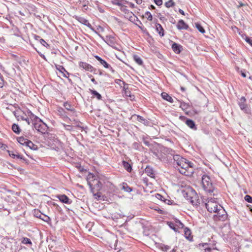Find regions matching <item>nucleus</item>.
<instances>
[{"instance_id":"39448f33","label":"nucleus","mask_w":252,"mask_h":252,"mask_svg":"<svg viewBox=\"0 0 252 252\" xmlns=\"http://www.w3.org/2000/svg\"><path fill=\"white\" fill-rule=\"evenodd\" d=\"M34 128L42 134H45L47 130L48 126L41 119L35 121L32 123Z\"/></svg>"},{"instance_id":"f03ea898","label":"nucleus","mask_w":252,"mask_h":252,"mask_svg":"<svg viewBox=\"0 0 252 252\" xmlns=\"http://www.w3.org/2000/svg\"><path fill=\"white\" fill-rule=\"evenodd\" d=\"M202 186L204 190L209 193H213L215 188L209 176L204 174L201 178Z\"/></svg>"},{"instance_id":"de8ad7c7","label":"nucleus","mask_w":252,"mask_h":252,"mask_svg":"<svg viewBox=\"0 0 252 252\" xmlns=\"http://www.w3.org/2000/svg\"><path fill=\"white\" fill-rule=\"evenodd\" d=\"M247 42L249 43L252 46V38L247 37L245 39Z\"/></svg>"},{"instance_id":"0e129e2a","label":"nucleus","mask_w":252,"mask_h":252,"mask_svg":"<svg viewBox=\"0 0 252 252\" xmlns=\"http://www.w3.org/2000/svg\"><path fill=\"white\" fill-rule=\"evenodd\" d=\"M164 202L167 204H170V200H164Z\"/></svg>"},{"instance_id":"37998d69","label":"nucleus","mask_w":252,"mask_h":252,"mask_svg":"<svg viewBox=\"0 0 252 252\" xmlns=\"http://www.w3.org/2000/svg\"><path fill=\"white\" fill-rule=\"evenodd\" d=\"M40 43L43 45L44 46L47 47L49 46V44L46 43V42L43 39H39Z\"/></svg>"},{"instance_id":"79ce46f5","label":"nucleus","mask_w":252,"mask_h":252,"mask_svg":"<svg viewBox=\"0 0 252 252\" xmlns=\"http://www.w3.org/2000/svg\"><path fill=\"white\" fill-rule=\"evenodd\" d=\"M145 15L148 16L147 19L149 21H152L153 17H152V15L151 13L150 12H149V11L146 12L145 13Z\"/></svg>"},{"instance_id":"bf43d9fd","label":"nucleus","mask_w":252,"mask_h":252,"mask_svg":"<svg viewBox=\"0 0 252 252\" xmlns=\"http://www.w3.org/2000/svg\"><path fill=\"white\" fill-rule=\"evenodd\" d=\"M6 147H7V146L3 144H1V146H0V148L3 149H5Z\"/></svg>"},{"instance_id":"a211bd4d","label":"nucleus","mask_w":252,"mask_h":252,"mask_svg":"<svg viewBox=\"0 0 252 252\" xmlns=\"http://www.w3.org/2000/svg\"><path fill=\"white\" fill-rule=\"evenodd\" d=\"M105 41L108 45L111 46H112L115 44V38L111 35L106 36Z\"/></svg>"},{"instance_id":"5701e85b","label":"nucleus","mask_w":252,"mask_h":252,"mask_svg":"<svg viewBox=\"0 0 252 252\" xmlns=\"http://www.w3.org/2000/svg\"><path fill=\"white\" fill-rule=\"evenodd\" d=\"M94 57L102 65H103L105 68H109L110 65L100 57L98 56H95Z\"/></svg>"},{"instance_id":"7ed1b4c3","label":"nucleus","mask_w":252,"mask_h":252,"mask_svg":"<svg viewBox=\"0 0 252 252\" xmlns=\"http://www.w3.org/2000/svg\"><path fill=\"white\" fill-rule=\"evenodd\" d=\"M178 170L182 174L185 176H190L193 173V163L187 160L184 164L182 165V167Z\"/></svg>"},{"instance_id":"f3484780","label":"nucleus","mask_w":252,"mask_h":252,"mask_svg":"<svg viewBox=\"0 0 252 252\" xmlns=\"http://www.w3.org/2000/svg\"><path fill=\"white\" fill-rule=\"evenodd\" d=\"M177 28L180 30H187L189 28V26L183 20H180L177 25Z\"/></svg>"},{"instance_id":"c756f323","label":"nucleus","mask_w":252,"mask_h":252,"mask_svg":"<svg viewBox=\"0 0 252 252\" xmlns=\"http://www.w3.org/2000/svg\"><path fill=\"white\" fill-rule=\"evenodd\" d=\"M91 94L94 97H96L98 100H100L102 98L101 95L99 94L97 91L93 90L90 89Z\"/></svg>"},{"instance_id":"6e6552de","label":"nucleus","mask_w":252,"mask_h":252,"mask_svg":"<svg viewBox=\"0 0 252 252\" xmlns=\"http://www.w3.org/2000/svg\"><path fill=\"white\" fill-rule=\"evenodd\" d=\"M34 216L37 218L41 219L45 222H48L50 221V218L48 216L43 214L38 210H34Z\"/></svg>"},{"instance_id":"b1692460","label":"nucleus","mask_w":252,"mask_h":252,"mask_svg":"<svg viewBox=\"0 0 252 252\" xmlns=\"http://www.w3.org/2000/svg\"><path fill=\"white\" fill-rule=\"evenodd\" d=\"M77 20L80 23L87 26L88 27H89V28L92 27L91 25L89 23V21L87 19H86L83 17H78Z\"/></svg>"},{"instance_id":"e2e57ef3","label":"nucleus","mask_w":252,"mask_h":252,"mask_svg":"<svg viewBox=\"0 0 252 252\" xmlns=\"http://www.w3.org/2000/svg\"><path fill=\"white\" fill-rule=\"evenodd\" d=\"M35 39L36 40H39V39H41V38H40V37L39 36L35 35Z\"/></svg>"},{"instance_id":"13d9d810","label":"nucleus","mask_w":252,"mask_h":252,"mask_svg":"<svg viewBox=\"0 0 252 252\" xmlns=\"http://www.w3.org/2000/svg\"><path fill=\"white\" fill-rule=\"evenodd\" d=\"M13 113V114L14 115V116L17 118L18 120H19V118H19V115H18L17 114V112H15V111H14Z\"/></svg>"},{"instance_id":"3c124183","label":"nucleus","mask_w":252,"mask_h":252,"mask_svg":"<svg viewBox=\"0 0 252 252\" xmlns=\"http://www.w3.org/2000/svg\"><path fill=\"white\" fill-rule=\"evenodd\" d=\"M65 128L67 130L70 131L72 129L71 126L69 125H65L64 126Z\"/></svg>"},{"instance_id":"4d7b16f0","label":"nucleus","mask_w":252,"mask_h":252,"mask_svg":"<svg viewBox=\"0 0 252 252\" xmlns=\"http://www.w3.org/2000/svg\"><path fill=\"white\" fill-rule=\"evenodd\" d=\"M211 248H210L205 247V251L206 252H209L211 251Z\"/></svg>"},{"instance_id":"6ab92c4d","label":"nucleus","mask_w":252,"mask_h":252,"mask_svg":"<svg viewBox=\"0 0 252 252\" xmlns=\"http://www.w3.org/2000/svg\"><path fill=\"white\" fill-rule=\"evenodd\" d=\"M192 197V199L189 200V201L193 206H198L200 204V200L198 198V196H197L195 192V195H193Z\"/></svg>"},{"instance_id":"338daca9","label":"nucleus","mask_w":252,"mask_h":252,"mask_svg":"<svg viewBox=\"0 0 252 252\" xmlns=\"http://www.w3.org/2000/svg\"><path fill=\"white\" fill-rule=\"evenodd\" d=\"M136 1V3L138 4H140L142 3V0H135Z\"/></svg>"},{"instance_id":"4468645a","label":"nucleus","mask_w":252,"mask_h":252,"mask_svg":"<svg viewBox=\"0 0 252 252\" xmlns=\"http://www.w3.org/2000/svg\"><path fill=\"white\" fill-rule=\"evenodd\" d=\"M145 173L151 178H155V172L153 168L150 166L147 165L145 169Z\"/></svg>"},{"instance_id":"aec40b11","label":"nucleus","mask_w":252,"mask_h":252,"mask_svg":"<svg viewBox=\"0 0 252 252\" xmlns=\"http://www.w3.org/2000/svg\"><path fill=\"white\" fill-rule=\"evenodd\" d=\"M193 195H195V191L194 190L187 191L184 193V197L189 201L192 199Z\"/></svg>"},{"instance_id":"bb28decb","label":"nucleus","mask_w":252,"mask_h":252,"mask_svg":"<svg viewBox=\"0 0 252 252\" xmlns=\"http://www.w3.org/2000/svg\"><path fill=\"white\" fill-rule=\"evenodd\" d=\"M122 189L127 192H130L132 191V188L128 186L126 183H123Z\"/></svg>"},{"instance_id":"a18cd8bd","label":"nucleus","mask_w":252,"mask_h":252,"mask_svg":"<svg viewBox=\"0 0 252 252\" xmlns=\"http://www.w3.org/2000/svg\"><path fill=\"white\" fill-rule=\"evenodd\" d=\"M170 248V247L167 245H163V246H161V250L165 252H167Z\"/></svg>"},{"instance_id":"052dcab7","label":"nucleus","mask_w":252,"mask_h":252,"mask_svg":"<svg viewBox=\"0 0 252 252\" xmlns=\"http://www.w3.org/2000/svg\"><path fill=\"white\" fill-rule=\"evenodd\" d=\"M91 81L93 82L94 84H97V82L95 81V80L94 78L91 79Z\"/></svg>"},{"instance_id":"7c9ffc66","label":"nucleus","mask_w":252,"mask_h":252,"mask_svg":"<svg viewBox=\"0 0 252 252\" xmlns=\"http://www.w3.org/2000/svg\"><path fill=\"white\" fill-rule=\"evenodd\" d=\"M123 165L125 169L128 172H131L132 170V167L131 165L126 161H123Z\"/></svg>"},{"instance_id":"864d4df0","label":"nucleus","mask_w":252,"mask_h":252,"mask_svg":"<svg viewBox=\"0 0 252 252\" xmlns=\"http://www.w3.org/2000/svg\"><path fill=\"white\" fill-rule=\"evenodd\" d=\"M156 196L157 198L161 200H162V198H163V197L159 194H157Z\"/></svg>"},{"instance_id":"f257e3e1","label":"nucleus","mask_w":252,"mask_h":252,"mask_svg":"<svg viewBox=\"0 0 252 252\" xmlns=\"http://www.w3.org/2000/svg\"><path fill=\"white\" fill-rule=\"evenodd\" d=\"M87 183L92 193L100 191L102 188V184L94 175L90 173L87 178Z\"/></svg>"},{"instance_id":"473e14b6","label":"nucleus","mask_w":252,"mask_h":252,"mask_svg":"<svg viewBox=\"0 0 252 252\" xmlns=\"http://www.w3.org/2000/svg\"><path fill=\"white\" fill-rule=\"evenodd\" d=\"M27 146L29 147L31 149L33 150H36L38 149L37 146L34 144L31 141L29 140L27 143Z\"/></svg>"},{"instance_id":"2f4dec72","label":"nucleus","mask_w":252,"mask_h":252,"mask_svg":"<svg viewBox=\"0 0 252 252\" xmlns=\"http://www.w3.org/2000/svg\"><path fill=\"white\" fill-rule=\"evenodd\" d=\"M12 129L14 132L16 134H19L21 132V129L18 125L14 124L12 126Z\"/></svg>"},{"instance_id":"680f3d73","label":"nucleus","mask_w":252,"mask_h":252,"mask_svg":"<svg viewBox=\"0 0 252 252\" xmlns=\"http://www.w3.org/2000/svg\"><path fill=\"white\" fill-rule=\"evenodd\" d=\"M241 75L244 77H246V74L245 72H243L242 71H241Z\"/></svg>"},{"instance_id":"4be33fe9","label":"nucleus","mask_w":252,"mask_h":252,"mask_svg":"<svg viewBox=\"0 0 252 252\" xmlns=\"http://www.w3.org/2000/svg\"><path fill=\"white\" fill-rule=\"evenodd\" d=\"M162 98L171 103L173 102V99L167 93L163 92L161 94Z\"/></svg>"},{"instance_id":"ddd939ff","label":"nucleus","mask_w":252,"mask_h":252,"mask_svg":"<svg viewBox=\"0 0 252 252\" xmlns=\"http://www.w3.org/2000/svg\"><path fill=\"white\" fill-rule=\"evenodd\" d=\"M63 106L67 110L70 111L71 112H72L73 115L77 116V113L75 109L73 106L71 105L70 103H68L67 102H65L63 103Z\"/></svg>"},{"instance_id":"e433bc0d","label":"nucleus","mask_w":252,"mask_h":252,"mask_svg":"<svg viewBox=\"0 0 252 252\" xmlns=\"http://www.w3.org/2000/svg\"><path fill=\"white\" fill-rule=\"evenodd\" d=\"M93 195L95 199L99 200L101 197V193L99 191H96L95 192L93 193Z\"/></svg>"},{"instance_id":"cd10ccee","label":"nucleus","mask_w":252,"mask_h":252,"mask_svg":"<svg viewBox=\"0 0 252 252\" xmlns=\"http://www.w3.org/2000/svg\"><path fill=\"white\" fill-rule=\"evenodd\" d=\"M133 58L134 61L138 64L140 65H143V61L141 59V58L137 55H134L133 56Z\"/></svg>"},{"instance_id":"f8f14e48","label":"nucleus","mask_w":252,"mask_h":252,"mask_svg":"<svg viewBox=\"0 0 252 252\" xmlns=\"http://www.w3.org/2000/svg\"><path fill=\"white\" fill-rule=\"evenodd\" d=\"M7 152H8L9 155L11 157H12V158H19V159H20L23 160L24 161H26V159L22 157V156L19 155L17 152H15V153L14 151H9V150L7 151Z\"/></svg>"},{"instance_id":"5fc2aeb1","label":"nucleus","mask_w":252,"mask_h":252,"mask_svg":"<svg viewBox=\"0 0 252 252\" xmlns=\"http://www.w3.org/2000/svg\"><path fill=\"white\" fill-rule=\"evenodd\" d=\"M244 5H245V4H244L242 2H239V5L237 6V7L238 8H240L241 7H242V6H244Z\"/></svg>"},{"instance_id":"f704fd0d","label":"nucleus","mask_w":252,"mask_h":252,"mask_svg":"<svg viewBox=\"0 0 252 252\" xmlns=\"http://www.w3.org/2000/svg\"><path fill=\"white\" fill-rule=\"evenodd\" d=\"M164 152L171 156H174L175 155V151L170 148H165L164 149Z\"/></svg>"},{"instance_id":"0eeeda50","label":"nucleus","mask_w":252,"mask_h":252,"mask_svg":"<svg viewBox=\"0 0 252 252\" xmlns=\"http://www.w3.org/2000/svg\"><path fill=\"white\" fill-rule=\"evenodd\" d=\"M246 99L244 96H242L239 101L238 104L240 109L246 113H250V109L246 103Z\"/></svg>"},{"instance_id":"6e6d98bb","label":"nucleus","mask_w":252,"mask_h":252,"mask_svg":"<svg viewBox=\"0 0 252 252\" xmlns=\"http://www.w3.org/2000/svg\"><path fill=\"white\" fill-rule=\"evenodd\" d=\"M179 12H180V13H181L183 15H185L184 11L183 10H182L181 9H179Z\"/></svg>"},{"instance_id":"4c0bfd02","label":"nucleus","mask_w":252,"mask_h":252,"mask_svg":"<svg viewBox=\"0 0 252 252\" xmlns=\"http://www.w3.org/2000/svg\"><path fill=\"white\" fill-rule=\"evenodd\" d=\"M195 27L197 29L202 33H204L205 32L204 28L198 23L195 24Z\"/></svg>"},{"instance_id":"1a4fd4ad","label":"nucleus","mask_w":252,"mask_h":252,"mask_svg":"<svg viewBox=\"0 0 252 252\" xmlns=\"http://www.w3.org/2000/svg\"><path fill=\"white\" fill-rule=\"evenodd\" d=\"M173 159L174 161L176 162L177 164L180 167H182V165L184 164L188 160L187 159L181 157L179 155H174Z\"/></svg>"},{"instance_id":"ea45409f","label":"nucleus","mask_w":252,"mask_h":252,"mask_svg":"<svg viewBox=\"0 0 252 252\" xmlns=\"http://www.w3.org/2000/svg\"><path fill=\"white\" fill-rule=\"evenodd\" d=\"M22 242L24 244H32L31 240L28 238H24Z\"/></svg>"},{"instance_id":"49530a36","label":"nucleus","mask_w":252,"mask_h":252,"mask_svg":"<svg viewBox=\"0 0 252 252\" xmlns=\"http://www.w3.org/2000/svg\"><path fill=\"white\" fill-rule=\"evenodd\" d=\"M20 118L21 120L26 121L28 125H30L31 122L29 118H25L23 116H21Z\"/></svg>"},{"instance_id":"58836bf2","label":"nucleus","mask_w":252,"mask_h":252,"mask_svg":"<svg viewBox=\"0 0 252 252\" xmlns=\"http://www.w3.org/2000/svg\"><path fill=\"white\" fill-rule=\"evenodd\" d=\"M167 223L170 228L174 230L175 232L177 231V229L176 228L174 223L172 222H168Z\"/></svg>"},{"instance_id":"dca6fc26","label":"nucleus","mask_w":252,"mask_h":252,"mask_svg":"<svg viewBox=\"0 0 252 252\" xmlns=\"http://www.w3.org/2000/svg\"><path fill=\"white\" fill-rule=\"evenodd\" d=\"M79 66L80 67L83 68V69L90 71L91 72L93 71L94 67L91 64H88L86 63L80 62L79 63Z\"/></svg>"},{"instance_id":"72a5a7b5","label":"nucleus","mask_w":252,"mask_h":252,"mask_svg":"<svg viewBox=\"0 0 252 252\" xmlns=\"http://www.w3.org/2000/svg\"><path fill=\"white\" fill-rule=\"evenodd\" d=\"M28 113H29V116L30 117V118L32 119V123H34V122H35V120L36 121L40 119L38 117H37V116H35L34 114H33L32 113V112L30 111Z\"/></svg>"},{"instance_id":"9b49d317","label":"nucleus","mask_w":252,"mask_h":252,"mask_svg":"<svg viewBox=\"0 0 252 252\" xmlns=\"http://www.w3.org/2000/svg\"><path fill=\"white\" fill-rule=\"evenodd\" d=\"M172 49L176 54H180L183 50V46L174 42L172 45Z\"/></svg>"},{"instance_id":"2eb2a0df","label":"nucleus","mask_w":252,"mask_h":252,"mask_svg":"<svg viewBox=\"0 0 252 252\" xmlns=\"http://www.w3.org/2000/svg\"><path fill=\"white\" fill-rule=\"evenodd\" d=\"M185 123L191 129L194 130H197V126L193 120L189 119H187Z\"/></svg>"},{"instance_id":"09e8293b","label":"nucleus","mask_w":252,"mask_h":252,"mask_svg":"<svg viewBox=\"0 0 252 252\" xmlns=\"http://www.w3.org/2000/svg\"><path fill=\"white\" fill-rule=\"evenodd\" d=\"M154 2L158 6H160L162 4V0H154Z\"/></svg>"},{"instance_id":"8fccbe9b","label":"nucleus","mask_w":252,"mask_h":252,"mask_svg":"<svg viewBox=\"0 0 252 252\" xmlns=\"http://www.w3.org/2000/svg\"><path fill=\"white\" fill-rule=\"evenodd\" d=\"M188 104H186L185 102L181 103L180 107L182 108V109H187L188 107Z\"/></svg>"},{"instance_id":"a19ab883","label":"nucleus","mask_w":252,"mask_h":252,"mask_svg":"<svg viewBox=\"0 0 252 252\" xmlns=\"http://www.w3.org/2000/svg\"><path fill=\"white\" fill-rule=\"evenodd\" d=\"M245 200L249 202L252 203V197L249 195H246L244 197Z\"/></svg>"},{"instance_id":"412c9836","label":"nucleus","mask_w":252,"mask_h":252,"mask_svg":"<svg viewBox=\"0 0 252 252\" xmlns=\"http://www.w3.org/2000/svg\"><path fill=\"white\" fill-rule=\"evenodd\" d=\"M135 116H136L137 120L138 122L143 123L145 126H148L149 125V121L146 120L144 117L138 115H135Z\"/></svg>"},{"instance_id":"423d86ee","label":"nucleus","mask_w":252,"mask_h":252,"mask_svg":"<svg viewBox=\"0 0 252 252\" xmlns=\"http://www.w3.org/2000/svg\"><path fill=\"white\" fill-rule=\"evenodd\" d=\"M205 206L207 210L210 213H215L219 208L217 203L212 201H208L207 203H205Z\"/></svg>"},{"instance_id":"20e7f679","label":"nucleus","mask_w":252,"mask_h":252,"mask_svg":"<svg viewBox=\"0 0 252 252\" xmlns=\"http://www.w3.org/2000/svg\"><path fill=\"white\" fill-rule=\"evenodd\" d=\"M215 214L213 216L215 221H224L227 218V214L225 210L220 205L219 206V208L215 213Z\"/></svg>"},{"instance_id":"69168bd1","label":"nucleus","mask_w":252,"mask_h":252,"mask_svg":"<svg viewBox=\"0 0 252 252\" xmlns=\"http://www.w3.org/2000/svg\"><path fill=\"white\" fill-rule=\"evenodd\" d=\"M150 9H155L156 8L155 6L153 5H151L150 7H149Z\"/></svg>"},{"instance_id":"c85d7f7f","label":"nucleus","mask_w":252,"mask_h":252,"mask_svg":"<svg viewBox=\"0 0 252 252\" xmlns=\"http://www.w3.org/2000/svg\"><path fill=\"white\" fill-rule=\"evenodd\" d=\"M184 233L186 239L189 240H191V231L187 227H186L184 229Z\"/></svg>"},{"instance_id":"393cba45","label":"nucleus","mask_w":252,"mask_h":252,"mask_svg":"<svg viewBox=\"0 0 252 252\" xmlns=\"http://www.w3.org/2000/svg\"><path fill=\"white\" fill-rule=\"evenodd\" d=\"M156 30L160 36H164V30L160 24H156Z\"/></svg>"},{"instance_id":"603ef678","label":"nucleus","mask_w":252,"mask_h":252,"mask_svg":"<svg viewBox=\"0 0 252 252\" xmlns=\"http://www.w3.org/2000/svg\"><path fill=\"white\" fill-rule=\"evenodd\" d=\"M127 4L129 5V6L131 7V8H134V4H133V3H131L130 2H128L127 1Z\"/></svg>"},{"instance_id":"a878e982","label":"nucleus","mask_w":252,"mask_h":252,"mask_svg":"<svg viewBox=\"0 0 252 252\" xmlns=\"http://www.w3.org/2000/svg\"><path fill=\"white\" fill-rule=\"evenodd\" d=\"M17 140H18V142L21 145H26V146H27V143L29 141V140H28L27 138H25L23 136L18 137L17 139Z\"/></svg>"},{"instance_id":"774afa93","label":"nucleus","mask_w":252,"mask_h":252,"mask_svg":"<svg viewBox=\"0 0 252 252\" xmlns=\"http://www.w3.org/2000/svg\"><path fill=\"white\" fill-rule=\"evenodd\" d=\"M170 22L172 23L173 24L175 23V20L173 18H172V17L171 18V19L170 20Z\"/></svg>"},{"instance_id":"c9c22d12","label":"nucleus","mask_w":252,"mask_h":252,"mask_svg":"<svg viewBox=\"0 0 252 252\" xmlns=\"http://www.w3.org/2000/svg\"><path fill=\"white\" fill-rule=\"evenodd\" d=\"M175 2L172 0H169L168 1L166 2L164 4L165 6L167 8L173 7L175 5Z\"/></svg>"},{"instance_id":"9d476101","label":"nucleus","mask_w":252,"mask_h":252,"mask_svg":"<svg viewBox=\"0 0 252 252\" xmlns=\"http://www.w3.org/2000/svg\"><path fill=\"white\" fill-rule=\"evenodd\" d=\"M57 197L60 200L61 202L67 204H70L72 203V200H70L65 194H59L57 196Z\"/></svg>"},{"instance_id":"c03bdc74","label":"nucleus","mask_w":252,"mask_h":252,"mask_svg":"<svg viewBox=\"0 0 252 252\" xmlns=\"http://www.w3.org/2000/svg\"><path fill=\"white\" fill-rule=\"evenodd\" d=\"M57 69H58L60 72L63 73V72H66L67 74H68V73L65 70V68L63 66H59V67H57Z\"/></svg>"}]
</instances>
